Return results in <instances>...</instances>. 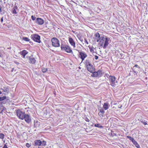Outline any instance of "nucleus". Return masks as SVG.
Listing matches in <instances>:
<instances>
[{"mask_svg": "<svg viewBox=\"0 0 148 148\" xmlns=\"http://www.w3.org/2000/svg\"><path fill=\"white\" fill-rule=\"evenodd\" d=\"M109 38L107 37L105 38L104 37H101L99 39V44L100 46H102L104 44L103 48L105 49L106 48L107 46L109 44Z\"/></svg>", "mask_w": 148, "mask_h": 148, "instance_id": "f257e3e1", "label": "nucleus"}, {"mask_svg": "<svg viewBox=\"0 0 148 148\" xmlns=\"http://www.w3.org/2000/svg\"><path fill=\"white\" fill-rule=\"evenodd\" d=\"M85 63L87 69L89 72L92 73L95 71V68L89 60H86Z\"/></svg>", "mask_w": 148, "mask_h": 148, "instance_id": "f03ea898", "label": "nucleus"}, {"mask_svg": "<svg viewBox=\"0 0 148 148\" xmlns=\"http://www.w3.org/2000/svg\"><path fill=\"white\" fill-rule=\"evenodd\" d=\"M52 46L54 47H60V44L59 40L56 38L53 37L51 39Z\"/></svg>", "mask_w": 148, "mask_h": 148, "instance_id": "7ed1b4c3", "label": "nucleus"}, {"mask_svg": "<svg viewBox=\"0 0 148 148\" xmlns=\"http://www.w3.org/2000/svg\"><path fill=\"white\" fill-rule=\"evenodd\" d=\"M61 48L62 50H64L67 53H72V51L70 47L68 45L61 44Z\"/></svg>", "mask_w": 148, "mask_h": 148, "instance_id": "20e7f679", "label": "nucleus"}, {"mask_svg": "<svg viewBox=\"0 0 148 148\" xmlns=\"http://www.w3.org/2000/svg\"><path fill=\"white\" fill-rule=\"evenodd\" d=\"M31 37L33 40L35 42L39 43L41 42L40 40V36L38 34H33L31 35Z\"/></svg>", "mask_w": 148, "mask_h": 148, "instance_id": "39448f33", "label": "nucleus"}, {"mask_svg": "<svg viewBox=\"0 0 148 148\" xmlns=\"http://www.w3.org/2000/svg\"><path fill=\"white\" fill-rule=\"evenodd\" d=\"M16 113L19 119L22 120L24 119L25 114V112H23L20 110H18L16 111Z\"/></svg>", "mask_w": 148, "mask_h": 148, "instance_id": "423d86ee", "label": "nucleus"}, {"mask_svg": "<svg viewBox=\"0 0 148 148\" xmlns=\"http://www.w3.org/2000/svg\"><path fill=\"white\" fill-rule=\"evenodd\" d=\"M140 69V67L137 64L135 65L133 67L132 71H130L129 75H131V73L133 72L134 74H137Z\"/></svg>", "mask_w": 148, "mask_h": 148, "instance_id": "0eeeda50", "label": "nucleus"}, {"mask_svg": "<svg viewBox=\"0 0 148 148\" xmlns=\"http://www.w3.org/2000/svg\"><path fill=\"white\" fill-rule=\"evenodd\" d=\"M80 56V58L81 59L82 61H83L84 59L87 56V55L83 51H78Z\"/></svg>", "mask_w": 148, "mask_h": 148, "instance_id": "6e6552de", "label": "nucleus"}, {"mask_svg": "<svg viewBox=\"0 0 148 148\" xmlns=\"http://www.w3.org/2000/svg\"><path fill=\"white\" fill-rule=\"evenodd\" d=\"M24 119H25V121L28 123H29L31 121V117L30 115L28 114H25V116L24 117Z\"/></svg>", "mask_w": 148, "mask_h": 148, "instance_id": "1a4fd4ad", "label": "nucleus"}, {"mask_svg": "<svg viewBox=\"0 0 148 148\" xmlns=\"http://www.w3.org/2000/svg\"><path fill=\"white\" fill-rule=\"evenodd\" d=\"M109 79L110 82L111 83V85L112 86H114V83L116 79L115 77L114 76H110Z\"/></svg>", "mask_w": 148, "mask_h": 148, "instance_id": "9d476101", "label": "nucleus"}, {"mask_svg": "<svg viewBox=\"0 0 148 148\" xmlns=\"http://www.w3.org/2000/svg\"><path fill=\"white\" fill-rule=\"evenodd\" d=\"M35 22L38 25H42L44 23V21L40 18H37Z\"/></svg>", "mask_w": 148, "mask_h": 148, "instance_id": "9b49d317", "label": "nucleus"}, {"mask_svg": "<svg viewBox=\"0 0 148 148\" xmlns=\"http://www.w3.org/2000/svg\"><path fill=\"white\" fill-rule=\"evenodd\" d=\"M29 63L32 64H35L36 60L35 59L33 58V56H29Z\"/></svg>", "mask_w": 148, "mask_h": 148, "instance_id": "f8f14e48", "label": "nucleus"}, {"mask_svg": "<svg viewBox=\"0 0 148 148\" xmlns=\"http://www.w3.org/2000/svg\"><path fill=\"white\" fill-rule=\"evenodd\" d=\"M40 124V123L38 121H36L35 120L34 122V127L36 128L39 127Z\"/></svg>", "mask_w": 148, "mask_h": 148, "instance_id": "ddd939ff", "label": "nucleus"}, {"mask_svg": "<svg viewBox=\"0 0 148 148\" xmlns=\"http://www.w3.org/2000/svg\"><path fill=\"white\" fill-rule=\"evenodd\" d=\"M42 141L39 140H36L34 141V145L40 146L41 145Z\"/></svg>", "mask_w": 148, "mask_h": 148, "instance_id": "4468645a", "label": "nucleus"}, {"mask_svg": "<svg viewBox=\"0 0 148 148\" xmlns=\"http://www.w3.org/2000/svg\"><path fill=\"white\" fill-rule=\"evenodd\" d=\"M69 41L71 45L73 46L74 48L75 47V42L73 39L71 38H69Z\"/></svg>", "mask_w": 148, "mask_h": 148, "instance_id": "2eb2a0df", "label": "nucleus"}, {"mask_svg": "<svg viewBox=\"0 0 148 148\" xmlns=\"http://www.w3.org/2000/svg\"><path fill=\"white\" fill-rule=\"evenodd\" d=\"M104 113L105 112L103 109L101 108L99 110V112L98 113V114L100 117H103Z\"/></svg>", "mask_w": 148, "mask_h": 148, "instance_id": "dca6fc26", "label": "nucleus"}, {"mask_svg": "<svg viewBox=\"0 0 148 148\" xmlns=\"http://www.w3.org/2000/svg\"><path fill=\"white\" fill-rule=\"evenodd\" d=\"M95 38L97 39V42L99 41V38L100 37V35L98 32H97L95 34Z\"/></svg>", "mask_w": 148, "mask_h": 148, "instance_id": "f3484780", "label": "nucleus"}, {"mask_svg": "<svg viewBox=\"0 0 148 148\" xmlns=\"http://www.w3.org/2000/svg\"><path fill=\"white\" fill-rule=\"evenodd\" d=\"M20 54L22 55L23 58H24L26 55L27 54L28 52L25 50H23L22 51H21L20 52Z\"/></svg>", "mask_w": 148, "mask_h": 148, "instance_id": "a211bd4d", "label": "nucleus"}, {"mask_svg": "<svg viewBox=\"0 0 148 148\" xmlns=\"http://www.w3.org/2000/svg\"><path fill=\"white\" fill-rule=\"evenodd\" d=\"M1 90H2V91L6 92L7 93H8L9 92V89L7 87H3V88H1Z\"/></svg>", "mask_w": 148, "mask_h": 148, "instance_id": "6ab92c4d", "label": "nucleus"}, {"mask_svg": "<svg viewBox=\"0 0 148 148\" xmlns=\"http://www.w3.org/2000/svg\"><path fill=\"white\" fill-rule=\"evenodd\" d=\"M132 143L134 145H135V146L137 148H139L140 146L138 143L136 142V141L134 140L132 142Z\"/></svg>", "mask_w": 148, "mask_h": 148, "instance_id": "aec40b11", "label": "nucleus"}, {"mask_svg": "<svg viewBox=\"0 0 148 148\" xmlns=\"http://www.w3.org/2000/svg\"><path fill=\"white\" fill-rule=\"evenodd\" d=\"M92 73L91 75V76L92 77H98V75H97V72L93 71V72Z\"/></svg>", "mask_w": 148, "mask_h": 148, "instance_id": "412c9836", "label": "nucleus"}, {"mask_svg": "<svg viewBox=\"0 0 148 148\" xmlns=\"http://www.w3.org/2000/svg\"><path fill=\"white\" fill-rule=\"evenodd\" d=\"M103 108L105 110H107L108 108V103H104L103 106Z\"/></svg>", "mask_w": 148, "mask_h": 148, "instance_id": "4be33fe9", "label": "nucleus"}, {"mask_svg": "<svg viewBox=\"0 0 148 148\" xmlns=\"http://www.w3.org/2000/svg\"><path fill=\"white\" fill-rule=\"evenodd\" d=\"M138 120L140 121L144 125H147V123L146 121H145L143 119H138Z\"/></svg>", "mask_w": 148, "mask_h": 148, "instance_id": "5701e85b", "label": "nucleus"}, {"mask_svg": "<svg viewBox=\"0 0 148 148\" xmlns=\"http://www.w3.org/2000/svg\"><path fill=\"white\" fill-rule=\"evenodd\" d=\"M94 126L95 127H99V128H103V126L99 124H98V123L95 124L94 125Z\"/></svg>", "mask_w": 148, "mask_h": 148, "instance_id": "b1692460", "label": "nucleus"}, {"mask_svg": "<svg viewBox=\"0 0 148 148\" xmlns=\"http://www.w3.org/2000/svg\"><path fill=\"white\" fill-rule=\"evenodd\" d=\"M97 75H98V76L99 77H100L102 75V72L101 70H98L97 72Z\"/></svg>", "mask_w": 148, "mask_h": 148, "instance_id": "393cba45", "label": "nucleus"}, {"mask_svg": "<svg viewBox=\"0 0 148 148\" xmlns=\"http://www.w3.org/2000/svg\"><path fill=\"white\" fill-rule=\"evenodd\" d=\"M23 40L26 41H29L30 40L28 38L26 37H23Z\"/></svg>", "mask_w": 148, "mask_h": 148, "instance_id": "a878e982", "label": "nucleus"}, {"mask_svg": "<svg viewBox=\"0 0 148 148\" xmlns=\"http://www.w3.org/2000/svg\"><path fill=\"white\" fill-rule=\"evenodd\" d=\"M4 135L2 133H0V138L1 139H3L4 138Z\"/></svg>", "mask_w": 148, "mask_h": 148, "instance_id": "bb28decb", "label": "nucleus"}, {"mask_svg": "<svg viewBox=\"0 0 148 148\" xmlns=\"http://www.w3.org/2000/svg\"><path fill=\"white\" fill-rule=\"evenodd\" d=\"M47 70V68H45L44 67H43L42 68V71L43 73H45L46 72Z\"/></svg>", "mask_w": 148, "mask_h": 148, "instance_id": "cd10ccee", "label": "nucleus"}, {"mask_svg": "<svg viewBox=\"0 0 148 148\" xmlns=\"http://www.w3.org/2000/svg\"><path fill=\"white\" fill-rule=\"evenodd\" d=\"M127 138H129L130 140H131L132 142L134 140V138H133L131 136H127Z\"/></svg>", "mask_w": 148, "mask_h": 148, "instance_id": "c85d7f7f", "label": "nucleus"}, {"mask_svg": "<svg viewBox=\"0 0 148 148\" xmlns=\"http://www.w3.org/2000/svg\"><path fill=\"white\" fill-rule=\"evenodd\" d=\"M42 141L41 145L42 146H45L46 145V142L45 140H43Z\"/></svg>", "mask_w": 148, "mask_h": 148, "instance_id": "c756f323", "label": "nucleus"}, {"mask_svg": "<svg viewBox=\"0 0 148 148\" xmlns=\"http://www.w3.org/2000/svg\"><path fill=\"white\" fill-rule=\"evenodd\" d=\"M16 10H15V9H13L12 11V13L13 14H17V12L16 11Z\"/></svg>", "mask_w": 148, "mask_h": 148, "instance_id": "7c9ffc66", "label": "nucleus"}, {"mask_svg": "<svg viewBox=\"0 0 148 148\" xmlns=\"http://www.w3.org/2000/svg\"><path fill=\"white\" fill-rule=\"evenodd\" d=\"M31 18L32 20L34 21L36 18V17L33 15H32L31 16Z\"/></svg>", "mask_w": 148, "mask_h": 148, "instance_id": "2f4dec72", "label": "nucleus"}, {"mask_svg": "<svg viewBox=\"0 0 148 148\" xmlns=\"http://www.w3.org/2000/svg\"><path fill=\"white\" fill-rule=\"evenodd\" d=\"M26 146L27 147H30L31 146V144H29V143H26Z\"/></svg>", "mask_w": 148, "mask_h": 148, "instance_id": "473e14b6", "label": "nucleus"}, {"mask_svg": "<svg viewBox=\"0 0 148 148\" xmlns=\"http://www.w3.org/2000/svg\"><path fill=\"white\" fill-rule=\"evenodd\" d=\"M94 49H95V48L93 47L90 48V51L91 52H93L94 51Z\"/></svg>", "mask_w": 148, "mask_h": 148, "instance_id": "72a5a7b5", "label": "nucleus"}, {"mask_svg": "<svg viewBox=\"0 0 148 148\" xmlns=\"http://www.w3.org/2000/svg\"><path fill=\"white\" fill-rule=\"evenodd\" d=\"M78 38L82 42L83 41V39L82 37H78Z\"/></svg>", "mask_w": 148, "mask_h": 148, "instance_id": "f704fd0d", "label": "nucleus"}, {"mask_svg": "<svg viewBox=\"0 0 148 148\" xmlns=\"http://www.w3.org/2000/svg\"><path fill=\"white\" fill-rule=\"evenodd\" d=\"M85 120L87 122H89L90 121L89 119H88L87 117L85 118Z\"/></svg>", "mask_w": 148, "mask_h": 148, "instance_id": "c9c22d12", "label": "nucleus"}, {"mask_svg": "<svg viewBox=\"0 0 148 148\" xmlns=\"http://www.w3.org/2000/svg\"><path fill=\"white\" fill-rule=\"evenodd\" d=\"M3 17H2L1 19V22L2 23L3 21Z\"/></svg>", "mask_w": 148, "mask_h": 148, "instance_id": "e433bc0d", "label": "nucleus"}, {"mask_svg": "<svg viewBox=\"0 0 148 148\" xmlns=\"http://www.w3.org/2000/svg\"><path fill=\"white\" fill-rule=\"evenodd\" d=\"M85 40V42L87 44H88V42L86 39L85 38L84 39Z\"/></svg>", "mask_w": 148, "mask_h": 148, "instance_id": "4c0bfd02", "label": "nucleus"}, {"mask_svg": "<svg viewBox=\"0 0 148 148\" xmlns=\"http://www.w3.org/2000/svg\"><path fill=\"white\" fill-rule=\"evenodd\" d=\"M95 60H97L98 58V57L97 56H95Z\"/></svg>", "mask_w": 148, "mask_h": 148, "instance_id": "58836bf2", "label": "nucleus"}, {"mask_svg": "<svg viewBox=\"0 0 148 148\" xmlns=\"http://www.w3.org/2000/svg\"><path fill=\"white\" fill-rule=\"evenodd\" d=\"M3 148H8L7 147V146L5 144L4 145L3 147Z\"/></svg>", "mask_w": 148, "mask_h": 148, "instance_id": "ea45409f", "label": "nucleus"}, {"mask_svg": "<svg viewBox=\"0 0 148 148\" xmlns=\"http://www.w3.org/2000/svg\"><path fill=\"white\" fill-rule=\"evenodd\" d=\"M13 9H15V10H16L17 9V6H15L13 8Z\"/></svg>", "mask_w": 148, "mask_h": 148, "instance_id": "a19ab883", "label": "nucleus"}, {"mask_svg": "<svg viewBox=\"0 0 148 148\" xmlns=\"http://www.w3.org/2000/svg\"><path fill=\"white\" fill-rule=\"evenodd\" d=\"M6 110V108L5 107H3V108L2 110H3H3Z\"/></svg>", "mask_w": 148, "mask_h": 148, "instance_id": "79ce46f5", "label": "nucleus"}, {"mask_svg": "<svg viewBox=\"0 0 148 148\" xmlns=\"http://www.w3.org/2000/svg\"><path fill=\"white\" fill-rule=\"evenodd\" d=\"M2 11L1 8V7L0 6V13H1Z\"/></svg>", "mask_w": 148, "mask_h": 148, "instance_id": "37998d69", "label": "nucleus"}, {"mask_svg": "<svg viewBox=\"0 0 148 148\" xmlns=\"http://www.w3.org/2000/svg\"><path fill=\"white\" fill-rule=\"evenodd\" d=\"M14 68H13L12 69V70H11V71L12 72L13 71H14Z\"/></svg>", "mask_w": 148, "mask_h": 148, "instance_id": "c03bdc74", "label": "nucleus"}, {"mask_svg": "<svg viewBox=\"0 0 148 148\" xmlns=\"http://www.w3.org/2000/svg\"><path fill=\"white\" fill-rule=\"evenodd\" d=\"M3 110H2L0 112V113L1 114V113H2V112H3Z\"/></svg>", "mask_w": 148, "mask_h": 148, "instance_id": "a18cd8bd", "label": "nucleus"}, {"mask_svg": "<svg viewBox=\"0 0 148 148\" xmlns=\"http://www.w3.org/2000/svg\"><path fill=\"white\" fill-rule=\"evenodd\" d=\"M2 92L0 90V94H1L2 93Z\"/></svg>", "mask_w": 148, "mask_h": 148, "instance_id": "49530a36", "label": "nucleus"}, {"mask_svg": "<svg viewBox=\"0 0 148 148\" xmlns=\"http://www.w3.org/2000/svg\"><path fill=\"white\" fill-rule=\"evenodd\" d=\"M120 55H121V56H122V55H123V54L122 53H120Z\"/></svg>", "mask_w": 148, "mask_h": 148, "instance_id": "de8ad7c7", "label": "nucleus"}, {"mask_svg": "<svg viewBox=\"0 0 148 148\" xmlns=\"http://www.w3.org/2000/svg\"><path fill=\"white\" fill-rule=\"evenodd\" d=\"M121 107H122V106H121V107H120V108H121Z\"/></svg>", "mask_w": 148, "mask_h": 148, "instance_id": "09e8293b", "label": "nucleus"}, {"mask_svg": "<svg viewBox=\"0 0 148 148\" xmlns=\"http://www.w3.org/2000/svg\"><path fill=\"white\" fill-rule=\"evenodd\" d=\"M1 57V55H0V57Z\"/></svg>", "mask_w": 148, "mask_h": 148, "instance_id": "8fccbe9b", "label": "nucleus"}, {"mask_svg": "<svg viewBox=\"0 0 148 148\" xmlns=\"http://www.w3.org/2000/svg\"><path fill=\"white\" fill-rule=\"evenodd\" d=\"M1 132V130H0V132Z\"/></svg>", "mask_w": 148, "mask_h": 148, "instance_id": "3c124183", "label": "nucleus"}]
</instances>
